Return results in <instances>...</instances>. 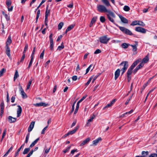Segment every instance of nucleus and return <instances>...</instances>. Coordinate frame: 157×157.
<instances>
[{
	"mask_svg": "<svg viewBox=\"0 0 157 157\" xmlns=\"http://www.w3.org/2000/svg\"><path fill=\"white\" fill-rule=\"evenodd\" d=\"M140 61L138 59L135 61L128 68L126 76L127 77L128 81L129 82L131 78V74L132 73V70L135 66L139 63Z\"/></svg>",
	"mask_w": 157,
	"mask_h": 157,
	"instance_id": "f257e3e1",
	"label": "nucleus"
},
{
	"mask_svg": "<svg viewBox=\"0 0 157 157\" xmlns=\"http://www.w3.org/2000/svg\"><path fill=\"white\" fill-rule=\"evenodd\" d=\"M107 17L108 20L113 24H115L114 19L116 17L115 14L111 10L106 13Z\"/></svg>",
	"mask_w": 157,
	"mask_h": 157,
	"instance_id": "f03ea898",
	"label": "nucleus"
},
{
	"mask_svg": "<svg viewBox=\"0 0 157 157\" xmlns=\"http://www.w3.org/2000/svg\"><path fill=\"white\" fill-rule=\"evenodd\" d=\"M116 25L119 28L120 30L124 33L128 35H133L131 31L128 29L124 27L119 26L117 24H116Z\"/></svg>",
	"mask_w": 157,
	"mask_h": 157,
	"instance_id": "7ed1b4c3",
	"label": "nucleus"
},
{
	"mask_svg": "<svg viewBox=\"0 0 157 157\" xmlns=\"http://www.w3.org/2000/svg\"><path fill=\"white\" fill-rule=\"evenodd\" d=\"M128 62L127 61H123L119 65V66L121 67L122 66H123V67L121 69L122 75L125 72L128 68Z\"/></svg>",
	"mask_w": 157,
	"mask_h": 157,
	"instance_id": "20e7f679",
	"label": "nucleus"
},
{
	"mask_svg": "<svg viewBox=\"0 0 157 157\" xmlns=\"http://www.w3.org/2000/svg\"><path fill=\"white\" fill-rule=\"evenodd\" d=\"M98 11L100 13H107L110 10H108L105 6L103 5H98L97 6Z\"/></svg>",
	"mask_w": 157,
	"mask_h": 157,
	"instance_id": "39448f33",
	"label": "nucleus"
},
{
	"mask_svg": "<svg viewBox=\"0 0 157 157\" xmlns=\"http://www.w3.org/2000/svg\"><path fill=\"white\" fill-rule=\"evenodd\" d=\"M99 39L100 42L101 43L107 44L110 39V38L108 37L107 35H105L101 36Z\"/></svg>",
	"mask_w": 157,
	"mask_h": 157,
	"instance_id": "423d86ee",
	"label": "nucleus"
},
{
	"mask_svg": "<svg viewBox=\"0 0 157 157\" xmlns=\"http://www.w3.org/2000/svg\"><path fill=\"white\" fill-rule=\"evenodd\" d=\"M135 30L137 32L143 33H145L146 31V30L145 29L140 27H136L135 28Z\"/></svg>",
	"mask_w": 157,
	"mask_h": 157,
	"instance_id": "0eeeda50",
	"label": "nucleus"
},
{
	"mask_svg": "<svg viewBox=\"0 0 157 157\" xmlns=\"http://www.w3.org/2000/svg\"><path fill=\"white\" fill-rule=\"evenodd\" d=\"M135 44H130V46L132 48V51L133 52H136L137 50V47L138 45V42L137 41H135Z\"/></svg>",
	"mask_w": 157,
	"mask_h": 157,
	"instance_id": "6e6552de",
	"label": "nucleus"
},
{
	"mask_svg": "<svg viewBox=\"0 0 157 157\" xmlns=\"http://www.w3.org/2000/svg\"><path fill=\"white\" fill-rule=\"evenodd\" d=\"M17 106L18 107V108L17 109V117H18L21 115L22 111V109L20 105H17Z\"/></svg>",
	"mask_w": 157,
	"mask_h": 157,
	"instance_id": "1a4fd4ad",
	"label": "nucleus"
},
{
	"mask_svg": "<svg viewBox=\"0 0 157 157\" xmlns=\"http://www.w3.org/2000/svg\"><path fill=\"white\" fill-rule=\"evenodd\" d=\"M90 138L88 137L86 138L85 140H84L80 144L79 146H82L88 143L90 141Z\"/></svg>",
	"mask_w": 157,
	"mask_h": 157,
	"instance_id": "9d476101",
	"label": "nucleus"
},
{
	"mask_svg": "<svg viewBox=\"0 0 157 157\" xmlns=\"http://www.w3.org/2000/svg\"><path fill=\"white\" fill-rule=\"evenodd\" d=\"M119 18H120L121 21L124 23H128V21L126 18L122 16L121 15H119Z\"/></svg>",
	"mask_w": 157,
	"mask_h": 157,
	"instance_id": "9b49d317",
	"label": "nucleus"
},
{
	"mask_svg": "<svg viewBox=\"0 0 157 157\" xmlns=\"http://www.w3.org/2000/svg\"><path fill=\"white\" fill-rule=\"evenodd\" d=\"M34 105L35 106H43L46 107L48 106V104L43 102H40L34 104Z\"/></svg>",
	"mask_w": 157,
	"mask_h": 157,
	"instance_id": "f8f14e48",
	"label": "nucleus"
},
{
	"mask_svg": "<svg viewBox=\"0 0 157 157\" xmlns=\"http://www.w3.org/2000/svg\"><path fill=\"white\" fill-rule=\"evenodd\" d=\"M8 121L10 123L15 122L17 120L16 118L13 117L11 116H9L8 117Z\"/></svg>",
	"mask_w": 157,
	"mask_h": 157,
	"instance_id": "ddd939ff",
	"label": "nucleus"
},
{
	"mask_svg": "<svg viewBox=\"0 0 157 157\" xmlns=\"http://www.w3.org/2000/svg\"><path fill=\"white\" fill-rule=\"evenodd\" d=\"M19 89L20 91H21V94L22 95V98H27V96L23 90L21 86H20Z\"/></svg>",
	"mask_w": 157,
	"mask_h": 157,
	"instance_id": "4468645a",
	"label": "nucleus"
},
{
	"mask_svg": "<svg viewBox=\"0 0 157 157\" xmlns=\"http://www.w3.org/2000/svg\"><path fill=\"white\" fill-rule=\"evenodd\" d=\"M120 70L118 69L115 72V79L116 80L119 76L120 74Z\"/></svg>",
	"mask_w": 157,
	"mask_h": 157,
	"instance_id": "2eb2a0df",
	"label": "nucleus"
},
{
	"mask_svg": "<svg viewBox=\"0 0 157 157\" xmlns=\"http://www.w3.org/2000/svg\"><path fill=\"white\" fill-rule=\"evenodd\" d=\"M101 140V137H99L96 140L93 141L92 143L93 144L91 145V146H92L93 145H96Z\"/></svg>",
	"mask_w": 157,
	"mask_h": 157,
	"instance_id": "dca6fc26",
	"label": "nucleus"
},
{
	"mask_svg": "<svg viewBox=\"0 0 157 157\" xmlns=\"http://www.w3.org/2000/svg\"><path fill=\"white\" fill-rule=\"evenodd\" d=\"M35 124L34 121H32L29 126L28 131L29 132L32 131L33 128L34 127Z\"/></svg>",
	"mask_w": 157,
	"mask_h": 157,
	"instance_id": "f3484780",
	"label": "nucleus"
},
{
	"mask_svg": "<svg viewBox=\"0 0 157 157\" xmlns=\"http://www.w3.org/2000/svg\"><path fill=\"white\" fill-rule=\"evenodd\" d=\"M102 2L106 7L111 6V5L108 0H101Z\"/></svg>",
	"mask_w": 157,
	"mask_h": 157,
	"instance_id": "a211bd4d",
	"label": "nucleus"
},
{
	"mask_svg": "<svg viewBox=\"0 0 157 157\" xmlns=\"http://www.w3.org/2000/svg\"><path fill=\"white\" fill-rule=\"evenodd\" d=\"M79 128V126L78 125L76 126L74 130H73L72 131H70L69 132L68 134H69V135H71L74 133L76 132L77 130H78Z\"/></svg>",
	"mask_w": 157,
	"mask_h": 157,
	"instance_id": "6ab92c4d",
	"label": "nucleus"
},
{
	"mask_svg": "<svg viewBox=\"0 0 157 157\" xmlns=\"http://www.w3.org/2000/svg\"><path fill=\"white\" fill-rule=\"evenodd\" d=\"M97 19V17H95L92 18L90 24V27H91L93 26V24L95 22Z\"/></svg>",
	"mask_w": 157,
	"mask_h": 157,
	"instance_id": "aec40b11",
	"label": "nucleus"
},
{
	"mask_svg": "<svg viewBox=\"0 0 157 157\" xmlns=\"http://www.w3.org/2000/svg\"><path fill=\"white\" fill-rule=\"evenodd\" d=\"M12 42V40L11 39V37L10 36H9L7 41L6 43V46H9V45H10Z\"/></svg>",
	"mask_w": 157,
	"mask_h": 157,
	"instance_id": "412c9836",
	"label": "nucleus"
},
{
	"mask_svg": "<svg viewBox=\"0 0 157 157\" xmlns=\"http://www.w3.org/2000/svg\"><path fill=\"white\" fill-rule=\"evenodd\" d=\"M149 59V55L148 54L143 59L142 63H146L148 61Z\"/></svg>",
	"mask_w": 157,
	"mask_h": 157,
	"instance_id": "4be33fe9",
	"label": "nucleus"
},
{
	"mask_svg": "<svg viewBox=\"0 0 157 157\" xmlns=\"http://www.w3.org/2000/svg\"><path fill=\"white\" fill-rule=\"evenodd\" d=\"M40 138L39 137L35 140L30 145V148H32L33 147L35 144L39 140Z\"/></svg>",
	"mask_w": 157,
	"mask_h": 157,
	"instance_id": "5701e85b",
	"label": "nucleus"
},
{
	"mask_svg": "<svg viewBox=\"0 0 157 157\" xmlns=\"http://www.w3.org/2000/svg\"><path fill=\"white\" fill-rule=\"evenodd\" d=\"M48 5L47 6L45 13V17H48V16L49 14L50 13V10H48Z\"/></svg>",
	"mask_w": 157,
	"mask_h": 157,
	"instance_id": "b1692460",
	"label": "nucleus"
},
{
	"mask_svg": "<svg viewBox=\"0 0 157 157\" xmlns=\"http://www.w3.org/2000/svg\"><path fill=\"white\" fill-rule=\"evenodd\" d=\"M6 53L7 56L10 57V50L9 46H6Z\"/></svg>",
	"mask_w": 157,
	"mask_h": 157,
	"instance_id": "393cba45",
	"label": "nucleus"
},
{
	"mask_svg": "<svg viewBox=\"0 0 157 157\" xmlns=\"http://www.w3.org/2000/svg\"><path fill=\"white\" fill-rule=\"evenodd\" d=\"M80 102L78 101L77 103V104H76V108H75V111L74 112V114H76L77 113V112H78V108H79V103H80Z\"/></svg>",
	"mask_w": 157,
	"mask_h": 157,
	"instance_id": "a878e982",
	"label": "nucleus"
},
{
	"mask_svg": "<svg viewBox=\"0 0 157 157\" xmlns=\"http://www.w3.org/2000/svg\"><path fill=\"white\" fill-rule=\"evenodd\" d=\"M129 46H130V44L125 43L122 44L121 45V47L125 49L127 48Z\"/></svg>",
	"mask_w": 157,
	"mask_h": 157,
	"instance_id": "bb28decb",
	"label": "nucleus"
},
{
	"mask_svg": "<svg viewBox=\"0 0 157 157\" xmlns=\"http://www.w3.org/2000/svg\"><path fill=\"white\" fill-rule=\"evenodd\" d=\"M32 81H33V79H30L29 82L28 83V84L27 85V88L26 89V90H28L30 88V86H31V85L32 84Z\"/></svg>",
	"mask_w": 157,
	"mask_h": 157,
	"instance_id": "cd10ccee",
	"label": "nucleus"
},
{
	"mask_svg": "<svg viewBox=\"0 0 157 157\" xmlns=\"http://www.w3.org/2000/svg\"><path fill=\"white\" fill-rule=\"evenodd\" d=\"M50 41V48L51 50L52 51L53 49L54 43L53 40H49Z\"/></svg>",
	"mask_w": 157,
	"mask_h": 157,
	"instance_id": "c85d7f7f",
	"label": "nucleus"
},
{
	"mask_svg": "<svg viewBox=\"0 0 157 157\" xmlns=\"http://www.w3.org/2000/svg\"><path fill=\"white\" fill-rule=\"evenodd\" d=\"M13 149V147L12 146L8 150L6 154L3 155V157H6L7 156L11 150H12Z\"/></svg>",
	"mask_w": 157,
	"mask_h": 157,
	"instance_id": "c756f323",
	"label": "nucleus"
},
{
	"mask_svg": "<svg viewBox=\"0 0 157 157\" xmlns=\"http://www.w3.org/2000/svg\"><path fill=\"white\" fill-rule=\"evenodd\" d=\"M149 154V152L148 151H142L141 153L142 156L143 157H146Z\"/></svg>",
	"mask_w": 157,
	"mask_h": 157,
	"instance_id": "7c9ffc66",
	"label": "nucleus"
},
{
	"mask_svg": "<svg viewBox=\"0 0 157 157\" xmlns=\"http://www.w3.org/2000/svg\"><path fill=\"white\" fill-rule=\"evenodd\" d=\"M19 74L17 70L15 71V74L14 76V81H15L16 79H17L19 77Z\"/></svg>",
	"mask_w": 157,
	"mask_h": 157,
	"instance_id": "2f4dec72",
	"label": "nucleus"
},
{
	"mask_svg": "<svg viewBox=\"0 0 157 157\" xmlns=\"http://www.w3.org/2000/svg\"><path fill=\"white\" fill-rule=\"evenodd\" d=\"M64 25V23H63V22H60L58 25V30H60L62 27Z\"/></svg>",
	"mask_w": 157,
	"mask_h": 157,
	"instance_id": "473e14b6",
	"label": "nucleus"
},
{
	"mask_svg": "<svg viewBox=\"0 0 157 157\" xmlns=\"http://www.w3.org/2000/svg\"><path fill=\"white\" fill-rule=\"evenodd\" d=\"M30 148H30V147L29 148H25L24 149V150L23 152V154L24 155L27 154L30 151Z\"/></svg>",
	"mask_w": 157,
	"mask_h": 157,
	"instance_id": "72a5a7b5",
	"label": "nucleus"
},
{
	"mask_svg": "<svg viewBox=\"0 0 157 157\" xmlns=\"http://www.w3.org/2000/svg\"><path fill=\"white\" fill-rule=\"evenodd\" d=\"M75 26V25L74 24L71 25L69 26L67 29L68 31H70L74 28Z\"/></svg>",
	"mask_w": 157,
	"mask_h": 157,
	"instance_id": "f704fd0d",
	"label": "nucleus"
},
{
	"mask_svg": "<svg viewBox=\"0 0 157 157\" xmlns=\"http://www.w3.org/2000/svg\"><path fill=\"white\" fill-rule=\"evenodd\" d=\"M6 71V69L4 68L2 69L0 71V77L2 76L4 73Z\"/></svg>",
	"mask_w": 157,
	"mask_h": 157,
	"instance_id": "c9c22d12",
	"label": "nucleus"
},
{
	"mask_svg": "<svg viewBox=\"0 0 157 157\" xmlns=\"http://www.w3.org/2000/svg\"><path fill=\"white\" fill-rule=\"evenodd\" d=\"M11 2L10 0H6V4L7 7H10L11 4Z\"/></svg>",
	"mask_w": 157,
	"mask_h": 157,
	"instance_id": "e433bc0d",
	"label": "nucleus"
},
{
	"mask_svg": "<svg viewBox=\"0 0 157 157\" xmlns=\"http://www.w3.org/2000/svg\"><path fill=\"white\" fill-rule=\"evenodd\" d=\"M138 21H133L130 25L132 26H134L136 25H138Z\"/></svg>",
	"mask_w": 157,
	"mask_h": 157,
	"instance_id": "4c0bfd02",
	"label": "nucleus"
},
{
	"mask_svg": "<svg viewBox=\"0 0 157 157\" xmlns=\"http://www.w3.org/2000/svg\"><path fill=\"white\" fill-rule=\"evenodd\" d=\"M93 77L94 76H92L90 77V78H89L87 82L85 84V85L86 86H87L89 85L90 82L91 81L92 79L93 78Z\"/></svg>",
	"mask_w": 157,
	"mask_h": 157,
	"instance_id": "58836bf2",
	"label": "nucleus"
},
{
	"mask_svg": "<svg viewBox=\"0 0 157 157\" xmlns=\"http://www.w3.org/2000/svg\"><path fill=\"white\" fill-rule=\"evenodd\" d=\"M100 20L102 23H104L105 21V19L104 17L101 16L100 17Z\"/></svg>",
	"mask_w": 157,
	"mask_h": 157,
	"instance_id": "ea45409f",
	"label": "nucleus"
},
{
	"mask_svg": "<svg viewBox=\"0 0 157 157\" xmlns=\"http://www.w3.org/2000/svg\"><path fill=\"white\" fill-rule=\"evenodd\" d=\"M123 10L126 11H128L130 10L129 7L127 6H125L124 7Z\"/></svg>",
	"mask_w": 157,
	"mask_h": 157,
	"instance_id": "a19ab883",
	"label": "nucleus"
},
{
	"mask_svg": "<svg viewBox=\"0 0 157 157\" xmlns=\"http://www.w3.org/2000/svg\"><path fill=\"white\" fill-rule=\"evenodd\" d=\"M138 25H141L143 27L145 26V24L141 21H138Z\"/></svg>",
	"mask_w": 157,
	"mask_h": 157,
	"instance_id": "79ce46f5",
	"label": "nucleus"
},
{
	"mask_svg": "<svg viewBox=\"0 0 157 157\" xmlns=\"http://www.w3.org/2000/svg\"><path fill=\"white\" fill-rule=\"evenodd\" d=\"M95 117V115L93 114V116L90 117V119H89L88 121V122H91L93 121V120Z\"/></svg>",
	"mask_w": 157,
	"mask_h": 157,
	"instance_id": "37998d69",
	"label": "nucleus"
},
{
	"mask_svg": "<svg viewBox=\"0 0 157 157\" xmlns=\"http://www.w3.org/2000/svg\"><path fill=\"white\" fill-rule=\"evenodd\" d=\"M144 65V64L143 63H141L138 65L136 67L139 70L142 68Z\"/></svg>",
	"mask_w": 157,
	"mask_h": 157,
	"instance_id": "c03bdc74",
	"label": "nucleus"
},
{
	"mask_svg": "<svg viewBox=\"0 0 157 157\" xmlns=\"http://www.w3.org/2000/svg\"><path fill=\"white\" fill-rule=\"evenodd\" d=\"M6 129H4V130L3 131V134H2V138L1 140V141H2V140L3 139L4 137L6 135Z\"/></svg>",
	"mask_w": 157,
	"mask_h": 157,
	"instance_id": "a18cd8bd",
	"label": "nucleus"
},
{
	"mask_svg": "<svg viewBox=\"0 0 157 157\" xmlns=\"http://www.w3.org/2000/svg\"><path fill=\"white\" fill-rule=\"evenodd\" d=\"M28 44H25V47L24 48V51H23V53H25L26 52V51L28 49Z\"/></svg>",
	"mask_w": 157,
	"mask_h": 157,
	"instance_id": "49530a36",
	"label": "nucleus"
},
{
	"mask_svg": "<svg viewBox=\"0 0 157 157\" xmlns=\"http://www.w3.org/2000/svg\"><path fill=\"white\" fill-rule=\"evenodd\" d=\"M46 147H45V148L44 149V153L47 154L49 152L51 147H50L48 149H45V148Z\"/></svg>",
	"mask_w": 157,
	"mask_h": 157,
	"instance_id": "de8ad7c7",
	"label": "nucleus"
},
{
	"mask_svg": "<svg viewBox=\"0 0 157 157\" xmlns=\"http://www.w3.org/2000/svg\"><path fill=\"white\" fill-rule=\"evenodd\" d=\"M48 127V125L43 129L41 132V134H44L45 133V131L46 130Z\"/></svg>",
	"mask_w": 157,
	"mask_h": 157,
	"instance_id": "09e8293b",
	"label": "nucleus"
},
{
	"mask_svg": "<svg viewBox=\"0 0 157 157\" xmlns=\"http://www.w3.org/2000/svg\"><path fill=\"white\" fill-rule=\"evenodd\" d=\"M2 13L3 15H4L5 17L7 20H9L10 19L8 15L7 14L5 13L4 12H3Z\"/></svg>",
	"mask_w": 157,
	"mask_h": 157,
	"instance_id": "8fccbe9b",
	"label": "nucleus"
},
{
	"mask_svg": "<svg viewBox=\"0 0 157 157\" xmlns=\"http://www.w3.org/2000/svg\"><path fill=\"white\" fill-rule=\"evenodd\" d=\"M64 48V46H59L58 47L57 50H59V51L62 49H63Z\"/></svg>",
	"mask_w": 157,
	"mask_h": 157,
	"instance_id": "3c124183",
	"label": "nucleus"
},
{
	"mask_svg": "<svg viewBox=\"0 0 157 157\" xmlns=\"http://www.w3.org/2000/svg\"><path fill=\"white\" fill-rule=\"evenodd\" d=\"M33 61V60H32V59H30V61L29 62V63L28 67H27V69H29V68L31 67V65H32V64Z\"/></svg>",
	"mask_w": 157,
	"mask_h": 157,
	"instance_id": "603ef678",
	"label": "nucleus"
},
{
	"mask_svg": "<svg viewBox=\"0 0 157 157\" xmlns=\"http://www.w3.org/2000/svg\"><path fill=\"white\" fill-rule=\"evenodd\" d=\"M48 17H45V24L46 26L48 27ZM48 28V27H47Z\"/></svg>",
	"mask_w": 157,
	"mask_h": 157,
	"instance_id": "864d4df0",
	"label": "nucleus"
},
{
	"mask_svg": "<svg viewBox=\"0 0 157 157\" xmlns=\"http://www.w3.org/2000/svg\"><path fill=\"white\" fill-rule=\"evenodd\" d=\"M44 50L41 53L40 56V59H43V57L44 56Z\"/></svg>",
	"mask_w": 157,
	"mask_h": 157,
	"instance_id": "5fc2aeb1",
	"label": "nucleus"
},
{
	"mask_svg": "<svg viewBox=\"0 0 157 157\" xmlns=\"http://www.w3.org/2000/svg\"><path fill=\"white\" fill-rule=\"evenodd\" d=\"M70 148H71V146H69V147H67L66 149L65 150H64L63 151V152L64 153H66V152H67L69 150Z\"/></svg>",
	"mask_w": 157,
	"mask_h": 157,
	"instance_id": "6e6d98bb",
	"label": "nucleus"
},
{
	"mask_svg": "<svg viewBox=\"0 0 157 157\" xmlns=\"http://www.w3.org/2000/svg\"><path fill=\"white\" fill-rule=\"evenodd\" d=\"M25 57V53H23V55L21 57L20 62H22Z\"/></svg>",
	"mask_w": 157,
	"mask_h": 157,
	"instance_id": "4d7b16f0",
	"label": "nucleus"
},
{
	"mask_svg": "<svg viewBox=\"0 0 157 157\" xmlns=\"http://www.w3.org/2000/svg\"><path fill=\"white\" fill-rule=\"evenodd\" d=\"M101 52V51L99 49H97L94 52L95 54H98L100 53Z\"/></svg>",
	"mask_w": 157,
	"mask_h": 157,
	"instance_id": "13d9d810",
	"label": "nucleus"
},
{
	"mask_svg": "<svg viewBox=\"0 0 157 157\" xmlns=\"http://www.w3.org/2000/svg\"><path fill=\"white\" fill-rule=\"evenodd\" d=\"M112 105H111L110 103H109V104H107L106 106L104 107L103 108V109H105L107 108H108L111 107Z\"/></svg>",
	"mask_w": 157,
	"mask_h": 157,
	"instance_id": "bf43d9fd",
	"label": "nucleus"
},
{
	"mask_svg": "<svg viewBox=\"0 0 157 157\" xmlns=\"http://www.w3.org/2000/svg\"><path fill=\"white\" fill-rule=\"evenodd\" d=\"M92 66V65H90L86 69V73L85 74V75L87 74L88 72L89 71V70H90V67Z\"/></svg>",
	"mask_w": 157,
	"mask_h": 157,
	"instance_id": "052dcab7",
	"label": "nucleus"
},
{
	"mask_svg": "<svg viewBox=\"0 0 157 157\" xmlns=\"http://www.w3.org/2000/svg\"><path fill=\"white\" fill-rule=\"evenodd\" d=\"M149 157H157V154L156 153H153L151 154Z\"/></svg>",
	"mask_w": 157,
	"mask_h": 157,
	"instance_id": "680f3d73",
	"label": "nucleus"
},
{
	"mask_svg": "<svg viewBox=\"0 0 157 157\" xmlns=\"http://www.w3.org/2000/svg\"><path fill=\"white\" fill-rule=\"evenodd\" d=\"M4 103L2 102L0 104V109H4Z\"/></svg>",
	"mask_w": 157,
	"mask_h": 157,
	"instance_id": "e2e57ef3",
	"label": "nucleus"
},
{
	"mask_svg": "<svg viewBox=\"0 0 157 157\" xmlns=\"http://www.w3.org/2000/svg\"><path fill=\"white\" fill-rule=\"evenodd\" d=\"M40 14V10H38L37 11V15H36V17H37V19H38V18L39 17Z\"/></svg>",
	"mask_w": 157,
	"mask_h": 157,
	"instance_id": "0e129e2a",
	"label": "nucleus"
},
{
	"mask_svg": "<svg viewBox=\"0 0 157 157\" xmlns=\"http://www.w3.org/2000/svg\"><path fill=\"white\" fill-rule=\"evenodd\" d=\"M133 111V110L132 109L130 111L128 112H127L124 113L125 115L130 114Z\"/></svg>",
	"mask_w": 157,
	"mask_h": 157,
	"instance_id": "69168bd1",
	"label": "nucleus"
},
{
	"mask_svg": "<svg viewBox=\"0 0 157 157\" xmlns=\"http://www.w3.org/2000/svg\"><path fill=\"white\" fill-rule=\"evenodd\" d=\"M78 150L77 149H74L73 150H72L71 151V154H72V155L74 154L75 152H77Z\"/></svg>",
	"mask_w": 157,
	"mask_h": 157,
	"instance_id": "338daca9",
	"label": "nucleus"
},
{
	"mask_svg": "<svg viewBox=\"0 0 157 157\" xmlns=\"http://www.w3.org/2000/svg\"><path fill=\"white\" fill-rule=\"evenodd\" d=\"M77 79V77L76 75L72 76V79L73 81H76Z\"/></svg>",
	"mask_w": 157,
	"mask_h": 157,
	"instance_id": "774afa93",
	"label": "nucleus"
}]
</instances>
